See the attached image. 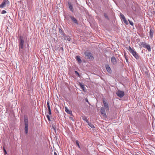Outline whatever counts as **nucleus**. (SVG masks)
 Returning <instances> with one entry per match:
<instances>
[{"instance_id":"9","label":"nucleus","mask_w":155,"mask_h":155,"mask_svg":"<svg viewBox=\"0 0 155 155\" xmlns=\"http://www.w3.org/2000/svg\"><path fill=\"white\" fill-rule=\"evenodd\" d=\"M101 113L104 117H107V115L105 113V110L103 107H101Z\"/></svg>"},{"instance_id":"16","label":"nucleus","mask_w":155,"mask_h":155,"mask_svg":"<svg viewBox=\"0 0 155 155\" xmlns=\"http://www.w3.org/2000/svg\"><path fill=\"white\" fill-rule=\"evenodd\" d=\"M82 118L84 120L86 121L87 123H88L89 122L87 119V117L84 116H82Z\"/></svg>"},{"instance_id":"35","label":"nucleus","mask_w":155,"mask_h":155,"mask_svg":"<svg viewBox=\"0 0 155 155\" xmlns=\"http://www.w3.org/2000/svg\"><path fill=\"white\" fill-rule=\"evenodd\" d=\"M104 16H105V18H108L107 16V15H104Z\"/></svg>"},{"instance_id":"15","label":"nucleus","mask_w":155,"mask_h":155,"mask_svg":"<svg viewBox=\"0 0 155 155\" xmlns=\"http://www.w3.org/2000/svg\"><path fill=\"white\" fill-rule=\"evenodd\" d=\"M63 37H64V39L65 40H68V41H70V38L69 36H67L65 34V36H63Z\"/></svg>"},{"instance_id":"2","label":"nucleus","mask_w":155,"mask_h":155,"mask_svg":"<svg viewBox=\"0 0 155 155\" xmlns=\"http://www.w3.org/2000/svg\"><path fill=\"white\" fill-rule=\"evenodd\" d=\"M19 38L20 39V40L19 41V50L20 51H21L24 47V40L22 36H20Z\"/></svg>"},{"instance_id":"20","label":"nucleus","mask_w":155,"mask_h":155,"mask_svg":"<svg viewBox=\"0 0 155 155\" xmlns=\"http://www.w3.org/2000/svg\"><path fill=\"white\" fill-rule=\"evenodd\" d=\"M59 32L61 35H62L64 36H65V34L63 32L62 30L61 29H59Z\"/></svg>"},{"instance_id":"8","label":"nucleus","mask_w":155,"mask_h":155,"mask_svg":"<svg viewBox=\"0 0 155 155\" xmlns=\"http://www.w3.org/2000/svg\"><path fill=\"white\" fill-rule=\"evenodd\" d=\"M103 103L104 107L105 109L106 110H108L109 109V106L108 103L105 101L104 99H103Z\"/></svg>"},{"instance_id":"1","label":"nucleus","mask_w":155,"mask_h":155,"mask_svg":"<svg viewBox=\"0 0 155 155\" xmlns=\"http://www.w3.org/2000/svg\"><path fill=\"white\" fill-rule=\"evenodd\" d=\"M129 51L133 55L134 57L137 59H139V55L135 50L134 48H132L130 46H129Z\"/></svg>"},{"instance_id":"39","label":"nucleus","mask_w":155,"mask_h":155,"mask_svg":"<svg viewBox=\"0 0 155 155\" xmlns=\"http://www.w3.org/2000/svg\"><path fill=\"white\" fill-rule=\"evenodd\" d=\"M61 48V49H62V50L63 49V48Z\"/></svg>"},{"instance_id":"6","label":"nucleus","mask_w":155,"mask_h":155,"mask_svg":"<svg viewBox=\"0 0 155 155\" xmlns=\"http://www.w3.org/2000/svg\"><path fill=\"white\" fill-rule=\"evenodd\" d=\"M116 94L120 98H122L124 95V92L120 90H118Z\"/></svg>"},{"instance_id":"14","label":"nucleus","mask_w":155,"mask_h":155,"mask_svg":"<svg viewBox=\"0 0 155 155\" xmlns=\"http://www.w3.org/2000/svg\"><path fill=\"white\" fill-rule=\"evenodd\" d=\"M65 112L68 114H72V112L71 111L69 110L68 108L67 107H65Z\"/></svg>"},{"instance_id":"36","label":"nucleus","mask_w":155,"mask_h":155,"mask_svg":"<svg viewBox=\"0 0 155 155\" xmlns=\"http://www.w3.org/2000/svg\"><path fill=\"white\" fill-rule=\"evenodd\" d=\"M126 58V61L127 62H128V60L126 58Z\"/></svg>"},{"instance_id":"27","label":"nucleus","mask_w":155,"mask_h":155,"mask_svg":"<svg viewBox=\"0 0 155 155\" xmlns=\"http://www.w3.org/2000/svg\"><path fill=\"white\" fill-rule=\"evenodd\" d=\"M3 150H4V153L6 154H7L6 151V150L5 149V148L4 147H3Z\"/></svg>"},{"instance_id":"33","label":"nucleus","mask_w":155,"mask_h":155,"mask_svg":"<svg viewBox=\"0 0 155 155\" xmlns=\"http://www.w3.org/2000/svg\"><path fill=\"white\" fill-rule=\"evenodd\" d=\"M46 116H47V118L50 117V116L48 115H47Z\"/></svg>"},{"instance_id":"18","label":"nucleus","mask_w":155,"mask_h":155,"mask_svg":"<svg viewBox=\"0 0 155 155\" xmlns=\"http://www.w3.org/2000/svg\"><path fill=\"white\" fill-rule=\"evenodd\" d=\"M80 86L81 88L83 89L84 91V92L85 91L86 89L84 86L81 83H80Z\"/></svg>"},{"instance_id":"22","label":"nucleus","mask_w":155,"mask_h":155,"mask_svg":"<svg viewBox=\"0 0 155 155\" xmlns=\"http://www.w3.org/2000/svg\"><path fill=\"white\" fill-rule=\"evenodd\" d=\"M47 104L48 108V110H51V107H50V106L49 103L48 101V102H47Z\"/></svg>"},{"instance_id":"30","label":"nucleus","mask_w":155,"mask_h":155,"mask_svg":"<svg viewBox=\"0 0 155 155\" xmlns=\"http://www.w3.org/2000/svg\"><path fill=\"white\" fill-rule=\"evenodd\" d=\"M48 110V114L49 115L51 114V110Z\"/></svg>"},{"instance_id":"34","label":"nucleus","mask_w":155,"mask_h":155,"mask_svg":"<svg viewBox=\"0 0 155 155\" xmlns=\"http://www.w3.org/2000/svg\"><path fill=\"white\" fill-rule=\"evenodd\" d=\"M54 155H58L56 152H54Z\"/></svg>"},{"instance_id":"31","label":"nucleus","mask_w":155,"mask_h":155,"mask_svg":"<svg viewBox=\"0 0 155 155\" xmlns=\"http://www.w3.org/2000/svg\"><path fill=\"white\" fill-rule=\"evenodd\" d=\"M69 118L70 120H72V121H74V120L73 119V117H69Z\"/></svg>"},{"instance_id":"24","label":"nucleus","mask_w":155,"mask_h":155,"mask_svg":"<svg viewBox=\"0 0 155 155\" xmlns=\"http://www.w3.org/2000/svg\"><path fill=\"white\" fill-rule=\"evenodd\" d=\"M76 143L77 144V145L78 146V147L79 148H80V146L79 143V142H78V140H76Z\"/></svg>"},{"instance_id":"12","label":"nucleus","mask_w":155,"mask_h":155,"mask_svg":"<svg viewBox=\"0 0 155 155\" xmlns=\"http://www.w3.org/2000/svg\"><path fill=\"white\" fill-rule=\"evenodd\" d=\"M70 18L76 24H78V21L73 16H71Z\"/></svg>"},{"instance_id":"10","label":"nucleus","mask_w":155,"mask_h":155,"mask_svg":"<svg viewBox=\"0 0 155 155\" xmlns=\"http://www.w3.org/2000/svg\"><path fill=\"white\" fill-rule=\"evenodd\" d=\"M111 62L112 64L114 65H116L117 62L116 58L114 57H112L111 58Z\"/></svg>"},{"instance_id":"37","label":"nucleus","mask_w":155,"mask_h":155,"mask_svg":"<svg viewBox=\"0 0 155 155\" xmlns=\"http://www.w3.org/2000/svg\"><path fill=\"white\" fill-rule=\"evenodd\" d=\"M48 120H49V121H50L51 120H50V117L48 118Z\"/></svg>"},{"instance_id":"29","label":"nucleus","mask_w":155,"mask_h":155,"mask_svg":"<svg viewBox=\"0 0 155 155\" xmlns=\"http://www.w3.org/2000/svg\"><path fill=\"white\" fill-rule=\"evenodd\" d=\"M6 12L5 11V10H3L2 11V12H1V13L2 14H5V13H6Z\"/></svg>"},{"instance_id":"4","label":"nucleus","mask_w":155,"mask_h":155,"mask_svg":"<svg viewBox=\"0 0 155 155\" xmlns=\"http://www.w3.org/2000/svg\"><path fill=\"white\" fill-rule=\"evenodd\" d=\"M85 56L87 58L89 59L90 60H92L93 58V56L88 51H86L84 53Z\"/></svg>"},{"instance_id":"25","label":"nucleus","mask_w":155,"mask_h":155,"mask_svg":"<svg viewBox=\"0 0 155 155\" xmlns=\"http://www.w3.org/2000/svg\"><path fill=\"white\" fill-rule=\"evenodd\" d=\"M120 16L121 18L122 19H123L124 18H125V17H124V15L121 13H120Z\"/></svg>"},{"instance_id":"38","label":"nucleus","mask_w":155,"mask_h":155,"mask_svg":"<svg viewBox=\"0 0 155 155\" xmlns=\"http://www.w3.org/2000/svg\"><path fill=\"white\" fill-rule=\"evenodd\" d=\"M86 101L87 102H88V100H87V99H86Z\"/></svg>"},{"instance_id":"19","label":"nucleus","mask_w":155,"mask_h":155,"mask_svg":"<svg viewBox=\"0 0 155 155\" xmlns=\"http://www.w3.org/2000/svg\"><path fill=\"white\" fill-rule=\"evenodd\" d=\"M68 4L69 6V8L73 12V6L69 2H68Z\"/></svg>"},{"instance_id":"28","label":"nucleus","mask_w":155,"mask_h":155,"mask_svg":"<svg viewBox=\"0 0 155 155\" xmlns=\"http://www.w3.org/2000/svg\"><path fill=\"white\" fill-rule=\"evenodd\" d=\"M129 21L130 25H133L134 23H133V22L130 20H129Z\"/></svg>"},{"instance_id":"23","label":"nucleus","mask_w":155,"mask_h":155,"mask_svg":"<svg viewBox=\"0 0 155 155\" xmlns=\"http://www.w3.org/2000/svg\"><path fill=\"white\" fill-rule=\"evenodd\" d=\"M126 25H127L128 24V22L127 21L126 19L125 18H124V19H122Z\"/></svg>"},{"instance_id":"32","label":"nucleus","mask_w":155,"mask_h":155,"mask_svg":"<svg viewBox=\"0 0 155 155\" xmlns=\"http://www.w3.org/2000/svg\"><path fill=\"white\" fill-rule=\"evenodd\" d=\"M75 72L76 74H77L78 75H79V73L78 72V71H75Z\"/></svg>"},{"instance_id":"11","label":"nucleus","mask_w":155,"mask_h":155,"mask_svg":"<svg viewBox=\"0 0 155 155\" xmlns=\"http://www.w3.org/2000/svg\"><path fill=\"white\" fill-rule=\"evenodd\" d=\"M105 67L107 71L109 73L111 74L112 72L111 68L108 64H106L105 65Z\"/></svg>"},{"instance_id":"21","label":"nucleus","mask_w":155,"mask_h":155,"mask_svg":"<svg viewBox=\"0 0 155 155\" xmlns=\"http://www.w3.org/2000/svg\"><path fill=\"white\" fill-rule=\"evenodd\" d=\"M87 123L88 124L89 126L90 127L92 128H94L95 127L92 124L90 123L89 122L88 123Z\"/></svg>"},{"instance_id":"13","label":"nucleus","mask_w":155,"mask_h":155,"mask_svg":"<svg viewBox=\"0 0 155 155\" xmlns=\"http://www.w3.org/2000/svg\"><path fill=\"white\" fill-rule=\"evenodd\" d=\"M153 30L151 29H150V31L149 35L150 36V38H152L153 37Z\"/></svg>"},{"instance_id":"17","label":"nucleus","mask_w":155,"mask_h":155,"mask_svg":"<svg viewBox=\"0 0 155 155\" xmlns=\"http://www.w3.org/2000/svg\"><path fill=\"white\" fill-rule=\"evenodd\" d=\"M76 59L79 63H81L82 61L79 56H76Z\"/></svg>"},{"instance_id":"3","label":"nucleus","mask_w":155,"mask_h":155,"mask_svg":"<svg viewBox=\"0 0 155 155\" xmlns=\"http://www.w3.org/2000/svg\"><path fill=\"white\" fill-rule=\"evenodd\" d=\"M24 122H25V132L26 134H27L28 133V118L27 117H24Z\"/></svg>"},{"instance_id":"26","label":"nucleus","mask_w":155,"mask_h":155,"mask_svg":"<svg viewBox=\"0 0 155 155\" xmlns=\"http://www.w3.org/2000/svg\"><path fill=\"white\" fill-rule=\"evenodd\" d=\"M52 128L54 129V130L55 131H56V129H57V128L55 126V125H53L52 126Z\"/></svg>"},{"instance_id":"7","label":"nucleus","mask_w":155,"mask_h":155,"mask_svg":"<svg viewBox=\"0 0 155 155\" xmlns=\"http://www.w3.org/2000/svg\"><path fill=\"white\" fill-rule=\"evenodd\" d=\"M9 3V1L8 0H4L2 4L0 5V8H2L5 7L6 5Z\"/></svg>"},{"instance_id":"5","label":"nucleus","mask_w":155,"mask_h":155,"mask_svg":"<svg viewBox=\"0 0 155 155\" xmlns=\"http://www.w3.org/2000/svg\"><path fill=\"white\" fill-rule=\"evenodd\" d=\"M141 45L145 48L147 49L149 51H151L150 46L149 44H147L145 42H143Z\"/></svg>"}]
</instances>
